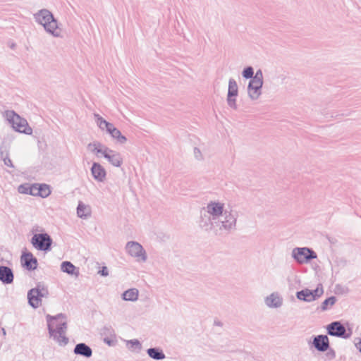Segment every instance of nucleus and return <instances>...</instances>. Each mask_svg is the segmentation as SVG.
Segmentation results:
<instances>
[{
	"mask_svg": "<svg viewBox=\"0 0 361 361\" xmlns=\"http://www.w3.org/2000/svg\"><path fill=\"white\" fill-rule=\"evenodd\" d=\"M46 321L49 336L61 346L67 345L68 343V338L66 336L68 328L67 316L63 313L54 316L47 314Z\"/></svg>",
	"mask_w": 361,
	"mask_h": 361,
	"instance_id": "1",
	"label": "nucleus"
},
{
	"mask_svg": "<svg viewBox=\"0 0 361 361\" xmlns=\"http://www.w3.org/2000/svg\"><path fill=\"white\" fill-rule=\"evenodd\" d=\"M34 19L42 25L45 31L55 37H61L58 22L53 14L47 9L43 8L34 14Z\"/></svg>",
	"mask_w": 361,
	"mask_h": 361,
	"instance_id": "2",
	"label": "nucleus"
},
{
	"mask_svg": "<svg viewBox=\"0 0 361 361\" xmlns=\"http://www.w3.org/2000/svg\"><path fill=\"white\" fill-rule=\"evenodd\" d=\"M238 212L233 209H226L224 214L217 220L216 226L221 231L230 233L236 228Z\"/></svg>",
	"mask_w": 361,
	"mask_h": 361,
	"instance_id": "3",
	"label": "nucleus"
},
{
	"mask_svg": "<svg viewBox=\"0 0 361 361\" xmlns=\"http://www.w3.org/2000/svg\"><path fill=\"white\" fill-rule=\"evenodd\" d=\"M4 115L9 124L16 131L27 135L32 134V130L28 126L27 121L21 118L14 111H6Z\"/></svg>",
	"mask_w": 361,
	"mask_h": 361,
	"instance_id": "4",
	"label": "nucleus"
},
{
	"mask_svg": "<svg viewBox=\"0 0 361 361\" xmlns=\"http://www.w3.org/2000/svg\"><path fill=\"white\" fill-rule=\"evenodd\" d=\"M94 117L98 127L102 130H106L117 142L124 144L127 141L126 136L123 135L121 132L113 123L106 121L98 114H94Z\"/></svg>",
	"mask_w": 361,
	"mask_h": 361,
	"instance_id": "5",
	"label": "nucleus"
},
{
	"mask_svg": "<svg viewBox=\"0 0 361 361\" xmlns=\"http://www.w3.org/2000/svg\"><path fill=\"white\" fill-rule=\"evenodd\" d=\"M49 295L47 288L44 284H37L35 288L30 289L27 293V299L29 305L36 309L39 307L42 302V298H47Z\"/></svg>",
	"mask_w": 361,
	"mask_h": 361,
	"instance_id": "6",
	"label": "nucleus"
},
{
	"mask_svg": "<svg viewBox=\"0 0 361 361\" xmlns=\"http://www.w3.org/2000/svg\"><path fill=\"white\" fill-rule=\"evenodd\" d=\"M291 257L300 264H307L312 259L317 257V253L312 249L307 247H295L291 252Z\"/></svg>",
	"mask_w": 361,
	"mask_h": 361,
	"instance_id": "7",
	"label": "nucleus"
},
{
	"mask_svg": "<svg viewBox=\"0 0 361 361\" xmlns=\"http://www.w3.org/2000/svg\"><path fill=\"white\" fill-rule=\"evenodd\" d=\"M30 242L35 249L44 252L49 251L53 243L52 238L47 233L34 234Z\"/></svg>",
	"mask_w": 361,
	"mask_h": 361,
	"instance_id": "8",
	"label": "nucleus"
},
{
	"mask_svg": "<svg viewBox=\"0 0 361 361\" xmlns=\"http://www.w3.org/2000/svg\"><path fill=\"white\" fill-rule=\"evenodd\" d=\"M126 252L138 262H145L147 255L141 244L136 241H128L126 245Z\"/></svg>",
	"mask_w": 361,
	"mask_h": 361,
	"instance_id": "9",
	"label": "nucleus"
},
{
	"mask_svg": "<svg viewBox=\"0 0 361 361\" xmlns=\"http://www.w3.org/2000/svg\"><path fill=\"white\" fill-rule=\"evenodd\" d=\"M326 331L329 336L341 338L344 339L349 338L352 335V331L345 326L339 321H335L326 326Z\"/></svg>",
	"mask_w": 361,
	"mask_h": 361,
	"instance_id": "10",
	"label": "nucleus"
},
{
	"mask_svg": "<svg viewBox=\"0 0 361 361\" xmlns=\"http://www.w3.org/2000/svg\"><path fill=\"white\" fill-rule=\"evenodd\" d=\"M202 209L212 216L213 219L216 221L224 214L226 210L224 204L219 201H211Z\"/></svg>",
	"mask_w": 361,
	"mask_h": 361,
	"instance_id": "11",
	"label": "nucleus"
},
{
	"mask_svg": "<svg viewBox=\"0 0 361 361\" xmlns=\"http://www.w3.org/2000/svg\"><path fill=\"white\" fill-rule=\"evenodd\" d=\"M217 221L213 219L207 212L203 209L201 211L200 219L199 221L200 226L205 231H212L216 225Z\"/></svg>",
	"mask_w": 361,
	"mask_h": 361,
	"instance_id": "12",
	"label": "nucleus"
},
{
	"mask_svg": "<svg viewBox=\"0 0 361 361\" xmlns=\"http://www.w3.org/2000/svg\"><path fill=\"white\" fill-rule=\"evenodd\" d=\"M263 82L250 80L247 85V94L252 100L257 99L262 94Z\"/></svg>",
	"mask_w": 361,
	"mask_h": 361,
	"instance_id": "13",
	"label": "nucleus"
},
{
	"mask_svg": "<svg viewBox=\"0 0 361 361\" xmlns=\"http://www.w3.org/2000/svg\"><path fill=\"white\" fill-rule=\"evenodd\" d=\"M103 157L106 159L111 164L116 167L121 166L123 163L121 154L109 148L105 149Z\"/></svg>",
	"mask_w": 361,
	"mask_h": 361,
	"instance_id": "14",
	"label": "nucleus"
},
{
	"mask_svg": "<svg viewBox=\"0 0 361 361\" xmlns=\"http://www.w3.org/2000/svg\"><path fill=\"white\" fill-rule=\"evenodd\" d=\"M312 345L319 352H325L329 348V340L326 335H318L313 337Z\"/></svg>",
	"mask_w": 361,
	"mask_h": 361,
	"instance_id": "15",
	"label": "nucleus"
},
{
	"mask_svg": "<svg viewBox=\"0 0 361 361\" xmlns=\"http://www.w3.org/2000/svg\"><path fill=\"white\" fill-rule=\"evenodd\" d=\"M90 171L93 178L96 181L102 183L105 180L106 171L99 163L93 162Z\"/></svg>",
	"mask_w": 361,
	"mask_h": 361,
	"instance_id": "16",
	"label": "nucleus"
},
{
	"mask_svg": "<svg viewBox=\"0 0 361 361\" xmlns=\"http://www.w3.org/2000/svg\"><path fill=\"white\" fill-rule=\"evenodd\" d=\"M283 298L279 293L274 292L265 298L264 302L270 308H279L283 305Z\"/></svg>",
	"mask_w": 361,
	"mask_h": 361,
	"instance_id": "17",
	"label": "nucleus"
},
{
	"mask_svg": "<svg viewBox=\"0 0 361 361\" xmlns=\"http://www.w3.org/2000/svg\"><path fill=\"white\" fill-rule=\"evenodd\" d=\"M21 262L23 267L29 271H32L37 269V259L31 252L23 254L21 257Z\"/></svg>",
	"mask_w": 361,
	"mask_h": 361,
	"instance_id": "18",
	"label": "nucleus"
},
{
	"mask_svg": "<svg viewBox=\"0 0 361 361\" xmlns=\"http://www.w3.org/2000/svg\"><path fill=\"white\" fill-rule=\"evenodd\" d=\"M14 275L12 269L6 266H0V281L4 284H11L13 282Z\"/></svg>",
	"mask_w": 361,
	"mask_h": 361,
	"instance_id": "19",
	"label": "nucleus"
},
{
	"mask_svg": "<svg viewBox=\"0 0 361 361\" xmlns=\"http://www.w3.org/2000/svg\"><path fill=\"white\" fill-rule=\"evenodd\" d=\"M73 353L85 357H90L92 355V350L85 343H80L75 345Z\"/></svg>",
	"mask_w": 361,
	"mask_h": 361,
	"instance_id": "20",
	"label": "nucleus"
},
{
	"mask_svg": "<svg viewBox=\"0 0 361 361\" xmlns=\"http://www.w3.org/2000/svg\"><path fill=\"white\" fill-rule=\"evenodd\" d=\"M296 297L298 300H302L305 302H312L314 300V295L312 294L311 290L305 288L298 291L296 293Z\"/></svg>",
	"mask_w": 361,
	"mask_h": 361,
	"instance_id": "21",
	"label": "nucleus"
},
{
	"mask_svg": "<svg viewBox=\"0 0 361 361\" xmlns=\"http://www.w3.org/2000/svg\"><path fill=\"white\" fill-rule=\"evenodd\" d=\"M147 355L156 360H164L166 356L163 350L159 348H150L147 350Z\"/></svg>",
	"mask_w": 361,
	"mask_h": 361,
	"instance_id": "22",
	"label": "nucleus"
},
{
	"mask_svg": "<svg viewBox=\"0 0 361 361\" xmlns=\"http://www.w3.org/2000/svg\"><path fill=\"white\" fill-rule=\"evenodd\" d=\"M138 290L136 288H130L123 292L122 298L126 301H136L138 299Z\"/></svg>",
	"mask_w": 361,
	"mask_h": 361,
	"instance_id": "23",
	"label": "nucleus"
},
{
	"mask_svg": "<svg viewBox=\"0 0 361 361\" xmlns=\"http://www.w3.org/2000/svg\"><path fill=\"white\" fill-rule=\"evenodd\" d=\"M87 148L92 152H94L97 154H101L102 156H104V152L105 149H109V147L103 145L99 142H94L88 144Z\"/></svg>",
	"mask_w": 361,
	"mask_h": 361,
	"instance_id": "24",
	"label": "nucleus"
},
{
	"mask_svg": "<svg viewBox=\"0 0 361 361\" xmlns=\"http://www.w3.org/2000/svg\"><path fill=\"white\" fill-rule=\"evenodd\" d=\"M61 269L62 271L68 274L78 275V271L75 272L76 267L70 262L65 261L61 263Z\"/></svg>",
	"mask_w": 361,
	"mask_h": 361,
	"instance_id": "25",
	"label": "nucleus"
},
{
	"mask_svg": "<svg viewBox=\"0 0 361 361\" xmlns=\"http://www.w3.org/2000/svg\"><path fill=\"white\" fill-rule=\"evenodd\" d=\"M238 93V88L236 81L233 78H230L228 81V90L227 97H237Z\"/></svg>",
	"mask_w": 361,
	"mask_h": 361,
	"instance_id": "26",
	"label": "nucleus"
},
{
	"mask_svg": "<svg viewBox=\"0 0 361 361\" xmlns=\"http://www.w3.org/2000/svg\"><path fill=\"white\" fill-rule=\"evenodd\" d=\"M38 196L45 198L51 194V189L49 185L45 183H38Z\"/></svg>",
	"mask_w": 361,
	"mask_h": 361,
	"instance_id": "27",
	"label": "nucleus"
},
{
	"mask_svg": "<svg viewBox=\"0 0 361 361\" xmlns=\"http://www.w3.org/2000/svg\"><path fill=\"white\" fill-rule=\"evenodd\" d=\"M336 301V298L335 296H331V297L326 298V300H324V301L321 305L322 310V311L327 310L329 308V307H331L332 305H334L335 304Z\"/></svg>",
	"mask_w": 361,
	"mask_h": 361,
	"instance_id": "28",
	"label": "nucleus"
},
{
	"mask_svg": "<svg viewBox=\"0 0 361 361\" xmlns=\"http://www.w3.org/2000/svg\"><path fill=\"white\" fill-rule=\"evenodd\" d=\"M242 75L245 79L252 80L254 77V69L252 66L245 68L242 72Z\"/></svg>",
	"mask_w": 361,
	"mask_h": 361,
	"instance_id": "29",
	"label": "nucleus"
},
{
	"mask_svg": "<svg viewBox=\"0 0 361 361\" xmlns=\"http://www.w3.org/2000/svg\"><path fill=\"white\" fill-rule=\"evenodd\" d=\"M86 206L82 202H79L77 207V214L80 218L85 219L88 214L85 213Z\"/></svg>",
	"mask_w": 361,
	"mask_h": 361,
	"instance_id": "30",
	"label": "nucleus"
},
{
	"mask_svg": "<svg viewBox=\"0 0 361 361\" xmlns=\"http://www.w3.org/2000/svg\"><path fill=\"white\" fill-rule=\"evenodd\" d=\"M30 188V184H29V183L21 184L18 186V192H20L21 194L30 195V193L29 192Z\"/></svg>",
	"mask_w": 361,
	"mask_h": 361,
	"instance_id": "31",
	"label": "nucleus"
},
{
	"mask_svg": "<svg viewBox=\"0 0 361 361\" xmlns=\"http://www.w3.org/2000/svg\"><path fill=\"white\" fill-rule=\"evenodd\" d=\"M312 294L314 295V300L320 297L323 293H324V290H323V288L322 287V285H319L316 289L314 290H311Z\"/></svg>",
	"mask_w": 361,
	"mask_h": 361,
	"instance_id": "32",
	"label": "nucleus"
},
{
	"mask_svg": "<svg viewBox=\"0 0 361 361\" xmlns=\"http://www.w3.org/2000/svg\"><path fill=\"white\" fill-rule=\"evenodd\" d=\"M227 103H228V105L231 108L234 109H237L235 97H227Z\"/></svg>",
	"mask_w": 361,
	"mask_h": 361,
	"instance_id": "33",
	"label": "nucleus"
},
{
	"mask_svg": "<svg viewBox=\"0 0 361 361\" xmlns=\"http://www.w3.org/2000/svg\"><path fill=\"white\" fill-rule=\"evenodd\" d=\"M38 183H34L30 185L29 192L30 195L38 196Z\"/></svg>",
	"mask_w": 361,
	"mask_h": 361,
	"instance_id": "34",
	"label": "nucleus"
},
{
	"mask_svg": "<svg viewBox=\"0 0 361 361\" xmlns=\"http://www.w3.org/2000/svg\"><path fill=\"white\" fill-rule=\"evenodd\" d=\"M252 80H255V81L263 82V73L260 69L257 71L254 75V77L252 78Z\"/></svg>",
	"mask_w": 361,
	"mask_h": 361,
	"instance_id": "35",
	"label": "nucleus"
},
{
	"mask_svg": "<svg viewBox=\"0 0 361 361\" xmlns=\"http://www.w3.org/2000/svg\"><path fill=\"white\" fill-rule=\"evenodd\" d=\"M3 161L6 166L11 167V168H13L12 161L9 158L8 152H6V156H5V158L3 159Z\"/></svg>",
	"mask_w": 361,
	"mask_h": 361,
	"instance_id": "36",
	"label": "nucleus"
},
{
	"mask_svg": "<svg viewBox=\"0 0 361 361\" xmlns=\"http://www.w3.org/2000/svg\"><path fill=\"white\" fill-rule=\"evenodd\" d=\"M194 156L197 160H202L203 156L198 147H194Z\"/></svg>",
	"mask_w": 361,
	"mask_h": 361,
	"instance_id": "37",
	"label": "nucleus"
},
{
	"mask_svg": "<svg viewBox=\"0 0 361 361\" xmlns=\"http://www.w3.org/2000/svg\"><path fill=\"white\" fill-rule=\"evenodd\" d=\"M329 350L326 353V357H328L329 360H333L336 357V353L334 350L331 348H329Z\"/></svg>",
	"mask_w": 361,
	"mask_h": 361,
	"instance_id": "38",
	"label": "nucleus"
},
{
	"mask_svg": "<svg viewBox=\"0 0 361 361\" xmlns=\"http://www.w3.org/2000/svg\"><path fill=\"white\" fill-rule=\"evenodd\" d=\"M128 343L131 345L132 347H136L139 349L141 348V343L137 339L130 340Z\"/></svg>",
	"mask_w": 361,
	"mask_h": 361,
	"instance_id": "39",
	"label": "nucleus"
},
{
	"mask_svg": "<svg viewBox=\"0 0 361 361\" xmlns=\"http://www.w3.org/2000/svg\"><path fill=\"white\" fill-rule=\"evenodd\" d=\"M99 274L102 276H107L109 275V271L106 267H103L102 269L99 271Z\"/></svg>",
	"mask_w": 361,
	"mask_h": 361,
	"instance_id": "40",
	"label": "nucleus"
},
{
	"mask_svg": "<svg viewBox=\"0 0 361 361\" xmlns=\"http://www.w3.org/2000/svg\"><path fill=\"white\" fill-rule=\"evenodd\" d=\"M6 152H8V150L6 149V147L1 146V148H0V155H1V158L2 159H4L5 158V156H6Z\"/></svg>",
	"mask_w": 361,
	"mask_h": 361,
	"instance_id": "41",
	"label": "nucleus"
},
{
	"mask_svg": "<svg viewBox=\"0 0 361 361\" xmlns=\"http://www.w3.org/2000/svg\"><path fill=\"white\" fill-rule=\"evenodd\" d=\"M1 331H2L3 335L5 336L6 335V330H5V329L2 328L1 329Z\"/></svg>",
	"mask_w": 361,
	"mask_h": 361,
	"instance_id": "42",
	"label": "nucleus"
},
{
	"mask_svg": "<svg viewBox=\"0 0 361 361\" xmlns=\"http://www.w3.org/2000/svg\"><path fill=\"white\" fill-rule=\"evenodd\" d=\"M215 324H216V325H220V322H215Z\"/></svg>",
	"mask_w": 361,
	"mask_h": 361,
	"instance_id": "43",
	"label": "nucleus"
}]
</instances>
